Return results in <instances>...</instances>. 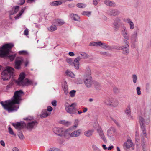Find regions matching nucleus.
Instances as JSON below:
<instances>
[{"instance_id": "5", "label": "nucleus", "mask_w": 151, "mask_h": 151, "mask_svg": "<svg viewBox=\"0 0 151 151\" xmlns=\"http://www.w3.org/2000/svg\"><path fill=\"white\" fill-rule=\"evenodd\" d=\"M76 103H72L71 105H69L68 103L65 104V110L67 112L71 114H77V110L76 107Z\"/></svg>"}, {"instance_id": "19", "label": "nucleus", "mask_w": 151, "mask_h": 151, "mask_svg": "<svg viewBox=\"0 0 151 151\" xmlns=\"http://www.w3.org/2000/svg\"><path fill=\"white\" fill-rule=\"evenodd\" d=\"M91 71L90 68L87 67L86 68V78H92L91 76Z\"/></svg>"}, {"instance_id": "57", "label": "nucleus", "mask_w": 151, "mask_h": 151, "mask_svg": "<svg viewBox=\"0 0 151 151\" xmlns=\"http://www.w3.org/2000/svg\"><path fill=\"white\" fill-rule=\"evenodd\" d=\"M52 110V108L50 106H49L47 107V111L49 112H51Z\"/></svg>"}, {"instance_id": "15", "label": "nucleus", "mask_w": 151, "mask_h": 151, "mask_svg": "<svg viewBox=\"0 0 151 151\" xmlns=\"http://www.w3.org/2000/svg\"><path fill=\"white\" fill-rule=\"evenodd\" d=\"M132 142L130 139H128L126 142H124L123 145V147L124 149H129L132 145Z\"/></svg>"}, {"instance_id": "1", "label": "nucleus", "mask_w": 151, "mask_h": 151, "mask_svg": "<svg viewBox=\"0 0 151 151\" xmlns=\"http://www.w3.org/2000/svg\"><path fill=\"white\" fill-rule=\"evenodd\" d=\"M23 92L21 90L16 91L14 93L13 99L0 103L4 109L9 113H12L17 110L19 107L18 104L20 103L21 100V96Z\"/></svg>"}, {"instance_id": "4", "label": "nucleus", "mask_w": 151, "mask_h": 151, "mask_svg": "<svg viewBox=\"0 0 151 151\" xmlns=\"http://www.w3.org/2000/svg\"><path fill=\"white\" fill-rule=\"evenodd\" d=\"M14 70L13 68L9 66L6 67L2 72L1 78L4 81L9 80L13 75Z\"/></svg>"}, {"instance_id": "8", "label": "nucleus", "mask_w": 151, "mask_h": 151, "mask_svg": "<svg viewBox=\"0 0 151 151\" xmlns=\"http://www.w3.org/2000/svg\"><path fill=\"white\" fill-rule=\"evenodd\" d=\"M121 24V20L119 18L115 19L113 23V27L115 31H117L119 29Z\"/></svg>"}, {"instance_id": "63", "label": "nucleus", "mask_w": 151, "mask_h": 151, "mask_svg": "<svg viewBox=\"0 0 151 151\" xmlns=\"http://www.w3.org/2000/svg\"><path fill=\"white\" fill-rule=\"evenodd\" d=\"M93 4L95 5H96L98 4V1L96 0H94L93 1Z\"/></svg>"}, {"instance_id": "64", "label": "nucleus", "mask_w": 151, "mask_h": 151, "mask_svg": "<svg viewBox=\"0 0 151 151\" xmlns=\"http://www.w3.org/2000/svg\"><path fill=\"white\" fill-rule=\"evenodd\" d=\"M69 55L71 56H73L75 55L74 53L73 52H70L69 53Z\"/></svg>"}, {"instance_id": "33", "label": "nucleus", "mask_w": 151, "mask_h": 151, "mask_svg": "<svg viewBox=\"0 0 151 151\" xmlns=\"http://www.w3.org/2000/svg\"><path fill=\"white\" fill-rule=\"evenodd\" d=\"M47 29L49 31L53 32L56 30L57 28L55 25H53L50 27L48 28Z\"/></svg>"}, {"instance_id": "46", "label": "nucleus", "mask_w": 151, "mask_h": 151, "mask_svg": "<svg viewBox=\"0 0 151 151\" xmlns=\"http://www.w3.org/2000/svg\"><path fill=\"white\" fill-rule=\"evenodd\" d=\"M123 36L124 37V38L126 40H129V35L127 34V32H124L123 34H122Z\"/></svg>"}, {"instance_id": "53", "label": "nucleus", "mask_w": 151, "mask_h": 151, "mask_svg": "<svg viewBox=\"0 0 151 151\" xmlns=\"http://www.w3.org/2000/svg\"><path fill=\"white\" fill-rule=\"evenodd\" d=\"M130 26V28L131 29H133L134 28V24L132 22L129 23Z\"/></svg>"}, {"instance_id": "31", "label": "nucleus", "mask_w": 151, "mask_h": 151, "mask_svg": "<svg viewBox=\"0 0 151 151\" xmlns=\"http://www.w3.org/2000/svg\"><path fill=\"white\" fill-rule=\"evenodd\" d=\"M70 16L72 19L75 21H78L79 18V17L75 14H71Z\"/></svg>"}, {"instance_id": "7", "label": "nucleus", "mask_w": 151, "mask_h": 151, "mask_svg": "<svg viewBox=\"0 0 151 151\" xmlns=\"http://www.w3.org/2000/svg\"><path fill=\"white\" fill-rule=\"evenodd\" d=\"M124 43L125 44V46H122L120 47L119 49L122 51V53L125 55H127L129 52V46L128 43V42L127 40H124Z\"/></svg>"}, {"instance_id": "56", "label": "nucleus", "mask_w": 151, "mask_h": 151, "mask_svg": "<svg viewBox=\"0 0 151 151\" xmlns=\"http://www.w3.org/2000/svg\"><path fill=\"white\" fill-rule=\"evenodd\" d=\"M123 32L124 33L127 32V31L126 30V27L124 26L123 27V29L121 31V33L122 34H123Z\"/></svg>"}, {"instance_id": "44", "label": "nucleus", "mask_w": 151, "mask_h": 151, "mask_svg": "<svg viewBox=\"0 0 151 151\" xmlns=\"http://www.w3.org/2000/svg\"><path fill=\"white\" fill-rule=\"evenodd\" d=\"M48 151H61V150L58 148L54 147L50 148Z\"/></svg>"}, {"instance_id": "36", "label": "nucleus", "mask_w": 151, "mask_h": 151, "mask_svg": "<svg viewBox=\"0 0 151 151\" xmlns=\"http://www.w3.org/2000/svg\"><path fill=\"white\" fill-rule=\"evenodd\" d=\"M141 129L142 131V133L144 135V136L147 137V135L146 132V130L145 126H142V127H141Z\"/></svg>"}, {"instance_id": "12", "label": "nucleus", "mask_w": 151, "mask_h": 151, "mask_svg": "<svg viewBox=\"0 0 151 151\" xmlns=\"http://www.w3.org/2000/svg\"><path fill=\"white\" fill-rule=\"evenodd\" d=\"M96 130L99 135L105 143L107 142L106 138L104 135L102 129L101 127H99Z\"/></svg>"}, {"instance_id": "48", "label": "nucleus", "mask_w": 151, "mask_h": 151, "mask_svg": "<svg viewBox=\"0 0 151 151\" xmlns=\"http://www.w3.org/2000/svg\"><path fill=\"white\" fill-rule=\"evenodd\" d=\"M8 130L10 134L13 135L14 136H16V134L14 133L13 130L10 127H9Z\"/></svg>"}, {"instance_id": "25", "label": "nucleus", "mask_w": 151, "mask_h": 151, "mask_svg": "<svg viewBox=\"0 0 151 151\" xmlns=\"http://www.w3.org/2000/svg\"><path fill=\"white\" fill-rule=\"evenodd\" d=\"M94 132V130L93 129L88 130L86 131V136L88 137H91Z\"/></svg>"}, {"instance_id": "9", "label": "nucleus", "mask_w": 151, "mask_h": 151, "mask_svg": "<svg viewBox=\"0 0 151 151\" xmlns=\"http://www.w3.org/2000/svg\"><path fill=\"white\" fill-rule=\"evenodd\" d=\"M23 62V59L21 57H17L14 62V68L17 69H20Z\"/></svg>"}, {"instance_id": "6", "label": "nucleus", "mask_w": 151, "mask_h": 151, "mask_svg": "<svg viewBox=\"0 0 151 151\" xmlns=\"http://www.w3.org/2000/svg\"><path fill=\"white\" fill-rule=\"evenodd\" d=\"M81 58L80 56L75 58L73 62L72 59L71 58H67L66 59V61L71 65H74L75 68L78 69L79 68V61L80 60Z\"/></svg>"}, {"instance_id": "45", "label": "nucleus", "mask_w": 151, "mask_h": 151, "mask_svg": "<svg viewBox=\"0 0 151 151\" xmlns=\"http://www.w3.org/2000/svg\"><path fill=\"white\" fill-rule=\"evenodd\" d=\"M76 92V91L75 90L71 91L69 92V94L70 96L72 97H74L75 96Z\"/></svg>"}, {"instance_id": "22", "label": "nucleus", "mask_w": 151, "mask_h": 151, "mask_svg": "<svg viewBox=\"0 0 151 151\" xmlns=\"http://www.w3.org/2000/svg\"><path fill=\"white\" fill-rule=\"evenodd\" d=\"M112 101V98H106L104 101V103L106 105L111 106L112 104L111 101Z\"/></svg>"}, {"instance_id": "62", "label": "nucleus", "mask_w": 151, "mask_h": 151, "mask_svg": "<svg viewBox=\"0 0 151 151\" xmlns=\"http://www.w3.org/2000/svg\"><path fill=\"white\" fill-rule=\"evenodd\" d=\"M0 144L3 147L5 146V144L3 140H1L0 141Z\"/></svg>"}, {"instance_id": "30", "label": "nucleus", "mask_w": 151, "mask_h": 151, "mask_svg": "<svg viewBox=\"0 0 151 151\" xmlns=\"http://www.w3.org/2000/svg\"><path fill=\"white\" fill-rule=\"evenodd\" d=\"M26 7L23 8L19 12V14L15 17L14 18H15V19H18L19 18V17L22 15V14L23 13Z\"/></svg>"}, {"instance_id": "41", "label": "nucleus", "mask_w": 151, "mask_h": 151, "mask_svg": "<svg viewBox=\"0 0 151 151\" xmlns=\"http://www.w3.org/2000/svg\"><path fill=\"white\" fill-rule=\"evenodd\" d=\"M63 89L66 95L68 93V91L67 86L66 85H64V87H63Z\"/></svg>"}, {"instance_id": "55", "label": "nucleus", "mask_w": 151, "mask_h": 151, "mask_svg": "<svg viewBox=\"0 0 151 151\" xmlns=\"http://www.w3.org/2000/svg\"><path fill=\"white\" fill-rule=\"evenodd\" d=\"M33 117H28L27 118H26L25 119L27 121H32L33 119Z\"/></svg>"}, {"instance_id": "29", "label": "nucleus", "mask_w": 151, "mask_h": 151, "mask_svg": "<svg viewBox=\"0 0 151 151\" xmlns=\"http://www.w3.org/2000/svg\"><path fill=\"white\" fill-rule=\"evenodd\" d=\"M19 9V7L18 6H16L15 7L13 8L12 9V12L11 13V15H12L16 13L18 11Z\"/></svg>"}, {"instance_id": "40", "label": "nucleus", "mask_w": 151, "mask_h": 151, "mask_svg": "<svg viewBox=\"0 0 151 151\" xmlns=\"http://www.w3.org/2000/svg\"><path fill=\"white\" fill-rule=\"evenodd\" d=\"M100 54L104 56H109L110 55V54L109 53L105 52H100Z\"/></svg>"}, {"instance_id": "21", "label": "nucleus", "mask_w": 151, "mask_h": 151, "mask_svg": "<svg viewBox=\"0 0 151 151\" xmlns=\"http://www.w3.org/2000/svg\"><path fill=\"white\" fill-rule=\"evenodd\" d=\"M138 30L135 31L131 36V39L133 41L135 42L137 39Z\"/></svg>"}, {"instance_id": "18", "label": "nucleus", "mask_w": 151, "mask_h": 151, "mask_svg": "<svg viewBox=\"0 0 151 151\" xmlns=\"http://www.w3.org/2000/svg\"><path fill=\"white\" fill-rule=\"evenodd\" d=\"M23 124V123L17 122L16 123H13L12 125L16 129L20 130L24 127Z\"/></svg>"}, {"instance_id": "10", "label": "nucleus", "mask_w": 151, "mask_h": 151, "mask_svg": "<svg viewBox=\"0 0 151 151\" xmlns=\"http://www.w3.org/2000/svg\"><path fill=\"white\" fill-rule=\"evenodd\" d=\"M120 13V11L116 9H111L107 11V14L110 16H116L119 14Z\"/></svg>"}, {"instance_id": "38", "label": "nucleus", "mask_w": 151, "mask_h": 151, "mask_svg": "<svg viewBox=\"0 0 151 151\" xmlns=\"http://www.w3.org/2000/svg\"><path fill=\"white\" fill-rule=\"evenodd\" d=\"M50 114L47 113V111L45 110L44 112H43L40 115V117L41 118H45L47 117Z\"/></svg>"}, {"instance_id": "37", "label": "nucleus", "mask_w": 151, "mask_h": 151, "mask_svg": "<svg viewBox=\"0 0 151 151\" xmlns=\"http://www.w3.org/2000/svg\"><path fill=\"white\" fill-rule=\"evenodd\" d=\"M66 74L68 76L72 78H73L75 76V75L73 73L70 71L67 70L66 72Z\"/></svg>"}, {"instance_id": "47", "label": "nucleus", "mask_w": 151, "mask_h": 151, "mask_svg": "<svg viewBox=\"0 0 151 151\" xmlns=\"http://www.w3.org/2000/svg\"><path fill=\"white\" fill-rule=\"evenodd\" d=\"M19 53L20 55H27L28 54V52L27 51L24 50H22L19 51Z\"/></svg>"}, {"instance_id": "52", "label": "nucleus", "mask_w": 151, "mask_h": 151, "mask_svg": "<svg viewBox=\"0 0 151 151\" xmlns=\"http://www.w3.org/2000/svg\"><path fill=\"white\" fill-rule=\"evenodd\" d=\"M92 148L94 151H96L99 149L95 145H93L92 146Z\"/></svg>"}, {"instance_id": "59", "label": "nucleus", "mask_w": 151, "mask_h": 151, "mask_svg": "<svg viewBox=\"0 0 151 151\" xmlns=\"http://www.w3.org/2000/svg\"><path fill=\"white\" fill-rule=\"evenodd\" d=\"M91 12H86V15L89 17L91 14Z\"/></svg>"}, {"instance_id": "14", "label": "nucleus", "mask_w": 151, "mask_h": 151, "mask_svg": "<svg viewBox=\"0 0 151 151\" xmlns=\"http://www.w3.org/2000/svg\"><path fill=\"white\" fill-rule=\"evenodd\" d=\"M82 133V130L81 129L72 131L70 134L71 137H76L80 136Z\"/></svg>"}, {"instance_id": "54", "label": "nucleus", "mask_w": 151, "mask_h": 151, "mask_svg": "<svg viewBox=\"0 0 151 151\" xmlns=\"http://www.w3.org/2000/svg\"><path fill=\"white\" fill-rule=\"evenodd\" d=\"M111 119L113 120L114 122L115 123V124L117 126H119V124L118 123V122L115 119H113V118L112 117H111Z\"/></svg>"}, {"instance_id": "60", "label": "nucleus", "mask_w": 151, "mask_h": 151, "mask_svg": "<svg viewBox=\"0 0 151 151\" xmlns=\"http://www.w3.org/2000/svg\"><path fill=\"white\" fill-rule=\"evenodd\" d=\"M24 35H27L29 34V30L28 29H25L24 31Z\"/></svg>"}, {"instance_id": "11", "label": "nucleus", "mask_w": 151, "mask_h": 151, "mask_svg": "<svg viewBox=\"0 0 151 151\" xmlns=\"http://www.w3.org/2000/svg\"><path fill=\"white\" fill-rule=\"evenodd\" d=\"M37 122L36 121H30L27 123L26 126L27 129L29 131H31L35 127L37 126Z\"/></svg>"}, {"instance_id": "3", "label": "nucleus", "mask_w": 151, "mask_h": 151, "mask_svg": "<svg viewBox=\"0 0 151 151\" xmlns=\"http://www.w3.org/2000/svg\"><path fill=\"white\" fill-rule=\"evenodd\" d=\"M25 76V74L24 73H20L19 78L16 81L18 85L24 86H28L33 84L35 85L37 84V82H34L32 80H30L28 78L24 79Z\"/></svg>"}, {"instance_id": "28", "label": "nucleus", "mask_w": 151, "mask_h": 151, "mask_svg": "<svg viewBox=\"0 0 151 151\" xmlns=\"http://www.w3.org/2000/svg\"><path fill=\"white\" fill-rule=\"evenodd\" d=\"M55 24L57 25H58L59 26H61L63 25L64 22V21L60 19H56L55 20Z\"/></svg>"}, {"instance_id": "24", "label": "nucleus", "mask_w": 151, "mask_h": 151, "mask_svg": "<svg viewBox=\"0 0 151 151\" xmlns=\"http://www.w3.org/2000/svg\"><path fill=\"white\" fill-rule=\"evenodd\" d=\"M62 3V1H56L51 2L50 3V6H58L61 4Z\"/></svg>"}, {"instance_id": "27", "label": "nucleus", "mask_w": 151, "mask_h": 151, "mask_svg": "<svg viewBox=\"0 0 151 151\" xmlns=\"http://www.w3.org/2000/svg\"><path fill=\"white\" fill-rule=\"evenodd\" d=\"M111 102L112 104H111V106L114 107H116L119 104L118 101L113 98H112V101Z\"/></svg>"}, {"instance_id": "20", "label": "nucleus", "mask_w": 151, "mask_h": 151, "mask_svg": "<svg viewBox=\"0 0 151 151\" xmlns=\"http://www.w3.org/2000/svg\"><path fill=\"white\" fill-rule=\"evenodd\" d=\"M73 128L71 127L67 129L65 131L63 130V136H69L70 137V134L73 131Z\"/></svg>"}, {"instance_id": "39", "label": "nucleus", "mask_w": 151, "mask_h": 151, "mask_svg": "<svg viewBox=\"0 0 151 151\" xmlns=\"http://www.w3.org/2000/svg\"><path fill=\"white\" fill-rule=\"evenodd\" d=\"M139 122H140L141 127H142V126H145L144 124L145 122V120L142 117H140L139 118Z\"/></svg>"}, {"instance_id": "23", "label": "nucleus", "mask_w": 151, "mask_h": 151, "mask_svg": "<svg viewBox=\"0 0 151 151\" xmlns=\"http://www.w3.org/2000/svg\"><path fill=\"white\" fill-rule=\"evenodd\" d=\"M99 45H100L99 46H101L102 47L105 49H110L111 48V47L110 46H109L108 45H107L105 43H102L100 41H99Z\"/></svg>"}, {"instance_id": "26", "label": "nucleus", "mask_w": 151, "mask_h": 151, "mask_svg": "<svg viewBox=\"0 0 151 151\" xmlns=\"http://www.w3.org/2000/svg\"><path fill=\"white\" fill-rule=\"evenodd\" d=\"M93 84L96 90H100L101 86L99 82L96 81H94L93 82Z\"/></svg>"}, {"instance_id": "51", "label": "nucleus", "mask_w": 151, "mask_h": 151, "mask_svg": "<svg viewBox=\"0 0 151 151\" xmlns=\"http://www.w3.org/2000/svg\"><path fill=\"white\" fill-rule=\"evenodd\" d=\"M137 93L138 95H140L141 94L140 88L139 87H137L136 89Z\"/></svg>"}, {"instance_id": "42", "label": "nucleus", "mask_w": 151, "mask_h": 151, "mask_svg": "<svg viewBox=\"0 0 151 151\" xmlns=\"http://www.w3.org/2000/svg\"><path fill=\"white\" fill-rule=\"evenodd\" d=\"M126 114L129 116L130 115L131 110L130 109L129 107H128L125 111Z\"/></svg>"}, {"instance_id": "43", "label": "nucleus", "mask_w": 151, "mask_h": 151, "mask_svg": "<svg viewBox=\"0 0 151 151\" xmlns=\"http://www.w3.org/2000/svg\"><path fill=\"white\" fill-rule=\"evenodd\" d=\"M132 78L133 79V81L134 83H137V76L135 74H133L132 76Z\"/></svg>"}, {"instance_id": "61", "label": "nucleus", "mask_w": 151, "mask_h": 151, "mask_svg": "<svg viewBox=\"0 0 151 151\" xmlns=\"http://www.w3.org/2000/svg\"><path fill=\"white\" fill-rule=\"evenodd\" d=\"M113 91L115 93H117L119 91L118 88L116 87H115L114 88Z\"/></svg>"}, {"instance_id": "34", "label": "nucleus", "mask_w": 151, "mask_h": 151, "mask_svg": "<svg viewBox=\"0 0 151 151\" xmlns=\"http://www.w3.org/2000/svg\"><path fill=\"white\" fill-rule=\"evenodd\" d=\"M99 41L98 42H90L89 44L90 46H99L100 45H99Z\"/></svg>"}, {"instance_id": "2", "label": "nucleus", "mask_w": 151, "mask_h": 151, "mask_svg": "<svg viewBox=\"0 0 151 151\" xmlns=\"http://www.w3.org/2000/svg\"><path fill=\"white\" fill-rule=\"evenodd\" d=\"M14 46V45L12 43H8L4 45L2 47H0V57H4L7 56L11 61L14 60L16 56V54L9 55L10 50Z\"/></svg>"}, {"instance_id": "13", "label": "nucleus", "mask_w": 151, "mask_h": 151, "mask_svg": "<svg viewBox=\"0 0 151 151\" xmlns=\"http://www.w3.org/2000/svg\"><path fill=\"white\" fill-rule=\"evenodd\" d=\"M53 131L55 134L59 136H63V129L62 128L55 127L53 129Z\"/></svg>"}, {"instance_id": "17", "label": "nucleus", "mask_w": 151, "mask_h": 151, "mask_svg": "<svg viewBox=\"0 0 151 151\" xmlns=\"http://www.w3.org/2000/svg\"><path fill=\"white\" fill-rule=\"evenodd\" d=\"M104 4L107 6L110 7H115L116 4L114 1L109 0H105Z\"/></svg>"}, {"instance_id": "35", "label": "nucleus", "mask_w": 151, "mask_h": 151, "mask_svg": "<svg viewBox=\"0 0 151 151\" xmlns=\"http://www.w3.org/2000/svg\"><path fill=\"white\" fill-rule=\"evenodd\" d=\"M78 123L79 120L78 119H76L74 122V125L71 127V128L73 129H76L78 127Z\"/></svg>"}, {"instance_id": "58", "label": "nucleus", "mask_w": 151, "mask_h": 151, "mask_svg": "<svg viewBox=\"0 0 151 151\" xmlns=\"http://www.w3.org/2000/svg\"><path fill=\"white\" fill-rule=\"evenodd\" d=\"M57 101L56 100H54L52 102V105L55 106L57 105Z\"/></svg>"}, {"instance_id": "50", "label": "nucleus", "mask_w": 151, "mask_h": 151, "mask_svg": "<svg viewBox=\"0 0 151 151\" xmlns=\"http://www.w3.org/2000/svg\"><path fill=\"white\" fill-rule=\"evenodd\" d=\"M18 135L19 137L21 139H22L24 138V136L21 132H19Z\"/></svg>"}, {"instance_id": "32", "label": "nucleus", "mask_w": 151, "mask_h": 151, "mask_svg": "<svg viewBox=\"0 0 151 151\" xmlns=\"http://www.w3.org/2000/svg\"><path fill=\"white\" fill-rule=\"evenodd\" d=\"M60 123L67 126H68L71 125L70 122L65 120L60 121Z\"/></svg>"}, {"instance_id": "49", "label": "nucleus", "mask_w": 151, "mask_h": 151, "mask_svg": "<svg viewBox=\"0 0 151 151\" xmlns=\"http://www.w3.org/2000/svg\"><path fill=\"white\" fill-rule=\"evenodd\" d=\"M77 6L79 8H82L85 7L84 4L82 3H78L77 4Z\"/></svg>"}, {"instance_id": "16", "label": "nucleus", "mask_w": 151, "mask_h": 151, "mask_svg": "<svg viewBox=\"0 0 151 151\" xmlns=\"http://www.w3.org/2000/svg\"><path fill=\"white\" fill-rule=\"evenodd\" d=\"M94 81L92 80V78H86V86L87 88H90L93 84Z\"/></svg>"}]
</instances>
